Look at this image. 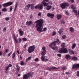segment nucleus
<instances>
[{
    "instance_id": "f257e3e1",
    "label": "nucleus",
    "mask_w": 79,
    "mask_h": 79,
    "mask_svg": "<svg viewBox=\"0 0 79 79\" xmlns=\"http://www.w3.org/2000/svg\"><path fill=\"white\" fill-rule=\"evenodd\" d=\"M35 23H36V27L37 28L36 30L37 31H39L40 33L41 32H44L47 31V28H42V24L44 23V20L42 19H40L39 20H37L35 22Z\"/></svg>"
},
{
    "instance_id": "f03ea898",
    "label": "nucleus",
    "mask_w": 79,
    "mask_h": 79,
    "mask_svg": "<svg viewBox=\"0 0 79 79\" xmlns=\"http://www.w3.org/2000/svg\"><path fill=\"white\" fill-rule=\"evenodd\" d=\"M56 40V41L51 43V44L49 45V47L50 48H52L53 47V46H55L56 45V44H57L58 45H60V44L61 42L60 41L59 39H54V40Z\"/></svg>"
},
{
    "instance_id": "7ed1b4c3",
    "label": "nucleus",
    "mask_w": 79,
    "mask_h": 79,
    "mask_svg": "<svg viewBox=\"0 0 79 79\" xmlns=\"http://www.w3.org/2000/svg\"><path fill=\"white\" fill-rule=\"evenodd\" d=\"M32 77V73L29 72L23 76V79H28L29 77Z\"/></svg>"
},
{
    "instance_id": "20e7f679",
    "label": "nucleus",
    "mask_w": 79,
    "mask_h": 79,
    "mask_svg": "<svg viewBox=\"0 0 79 79\" xmlns=\"http://www.w3.org/2000/svg\"><path fill=\"white\" fill-rule=\"evenodd\" d=\"M68 51L66 48H65L64 47H63L61 48L60 50L58 51L59 53H67Z\"/></svg>"
},
{
    "instance_id": "39448f33",
    "label": "nucleus",
    "mask_w": 79,
    "mask_h": 79,
    "mask_svg": "<svg viewBox=\"0 0 79 79\" xmlns=\"http://www.w3.org/2000/svg\"><path fill=\"white\" fill-rule=\"evenodd\" d=\"M35 47L34 45L29 47L28 49V52L30 53H32L35 50Z\"/></svg>"
},
{
    "instance_id": "423d86ee",
    "label": "nucleus",
    "mask_w": 79,
    "mask_h": 79,
    "mask_svg": "<svg viewBox=\"0 0 79 79\" xmlns=\"http://www.w3.org/2000/svg\"><path fill=\"white\" fill-rule=\"evenodd\" d=\"M69 6V4L68 3L64 2L60 4V7L62 9H65L67 6Z\"/></svg>"
},
{
    "instance_id": "0eeeda50",
    "label": "nucleus",
    "mask_w": 79,
    "mask_h": 79,
    "mask_svg": "<svg viewBox=\"0 0 79 79\" xmlns=\"http://www.w3.org/2000/svg\"><path fill=\"white\" fill-rule=\"evenodd\" d=\"M12 4L13 2H9L6 3L2 4V5L4 6V7H6L8 6H10V5H11Z\"/></svg>"
},
{
    "instance_id": "6e6552de",
    "label": "nucleus",
    "mask_w": 79,
    "mask_h": 79,
    "mask_svg": "<svg viewBox=\"0 0 79 79\" xmlns=\"http://www.w3.org/2000/svg\"><path fill=\"white\" fill-rule=\"evenodd\" d=\"M49 0H43V1L41 3V5H44V6H46L48 5V3H46L45 2H48Z\"/></svg>"
},
{
    "instance_id": "1a4fd4ad",
    "label": "nucleus",
    "mask_w": 79,
    "mask_h": 79,
    "mask_svg": "<svg viewBox=\"0 0 79 79\" xmlns=\"http://www.w3.org/2000/svg\"><path fill=\"white\" fill-rule=\"evenodd\" d=\"M59 68H60L59 67L56 68L55 67H52L51 68L47 67V69L49 71H51L52 69H59Z\"/></svg>"
},
{
    "instance_id": "9d476101",
    "label": "nucleus",
    "mask_w": 79,
    "mask_h": 79,
    "mask_svg": "<svg viewBox=\"0 0 79 79\" xmlns=\"http://www.w3.org/2000/svg\"><path fill=\"white\" fill-rule=\"evenodd\" d=\"M35 9H39V10H42L43 8V6L42 5H36L35 6Z\"/></svg>"
},
{
    "instance_id": "9b49d317",
    "label": "nucleus",
    "mask_w": 79,
    "mask_h": 79,
    "mask_svg": "<svg viewBox=\"0 0 79 79\" xmlns=\"http://www.w3.org/2000/svg\"><path fill=\"white\" fill-rule=\"evenodd\" d=\"M77 68H79V64H75L73 65L72 69H77Z\"/></svg>"
},
{
    "instance_id": "f8f14e48",
    "label": "nucleus",
    "mask_w": 79,
    "mask_h": 79,
    "mask_svg": "<svg viewBox=\"0 0 79 79\" xmlns=\"http://www.w3.org/2000/svg\"><path fill=\"white\" fill-rule=\"evenodd\" d=\"M33 23V22L32 21H27L26 23V25L28 26H31Z\"/></svg>"
},
{
    "instance_id": "ddd939ff",
    "label": "nucleus",
    "mask_w": 79,
    "mask_h": 79,
    "mask_svg": "<svg viewBox=\"0 0 79 79\" xmlns=\"http://www.w3.org/2000/svg\"><path fill=\"white\" fill-rule=\"evenodd\" d=\"M47 16L48 17H50L51 19H52L54 17V15L52 14L48 13Z\"/></svg>"
},
{
    "instance_id": "4468645a",
    "label": "nucleus",
    "mask_w": 79,
    "mask_h": 79,
    "mask_svg": "<svg viewBox=\"0 0 79 79\" xmlns=\"http://www.w3.org/2000/svg\"><path fill=\"white\" fill-rule=\"evenodd\" d=\"M19 31L20 34V36H22V35H23V34H24V33L23 32V31L21 30V29H19Z\"/></svg>"
},
{
    "instance_id": "2eb2a0df",
    "label": "nucleus",
    "mask_w": 79,
    "mask_h": 79,
    "mask_svg": "<svg viewBox=\"0 0 79 79\" xmlns=\"http://www.w3.org/2000/svg\"><path fill=\"white\" fill-rule=\"evenodd\" d=\"M41 59L43 61H48V59L45 58V57H41Z\"/></svg>"
},
{
    "instance_id": "dca6fc26",
    "label": "nucleus",
    "mask_w": 79,
    "mask_h": 79,
    "mask_svg": "<svg viewBox=\"0 0 79 79\" xmlns=\"http://www.w3.org/2000/svg\"><path fill=\"white\" fill-rule=\"evenodd\" d=\"M46 6V9L47 10H50L52 7V6L51 5H47Z\"/></svg>"
},
{
    "instance_id": "f3484780",
    "label": "nucleus",
    "mask_w": 79,
    "mask_h": 79,
    "mask_svg": "<svg viewBox=\"0 0 79 79\" xmlns=\"http://www.w3.org/2000/svg\"><path fill=\"white\" fill-rule=\"evenodd\" d=\"M63 31H64V29L63 28H61L59 30V31H58V33L60 35H61L62 33L63 32Z\"/></svg>"
},
{
    "instance_id": "a211bd4d",
    "label": "nucleus",
    "mask_w": 79,
    "mask_h": 79,
    "mask_svg": "<svg viewBox=\"0 0 79 79\" xmlns=\"http://www.w3.org/2000/svg\"><path fill=\"white\" fill-rule=\"evenodd\" d=\"M45 54H46V51H43L41 53V54L42 55L41 57H45Z\"/></svg>"
},
{
    "instance_id": "6ab92c4d",
    "label": "nucleus",
    "mask_w": 79,
    "mask_h": 79,
    "mask_svg": "<svg viewBox=\"0 0 79 79\" xmlns=\"http://www.w3.org/2000/svg\"><path fill=\"white\" fill-rule=\"evenodd\" d=\"M69 54L70 55H74V52L73 51L71 50V49L69 50Z\"/></svg>"
},
{
    "instance_id": "aec40b11",
    "label": "nucleus",
    "mask_w": 79,
    "mask_h": 79,
    "mask_svg": "<svg viewBox=\"0 0 79 79\" xmlns=\"http://www.w3.org/2000/svg\"><path fill=\"white\" fill-rule=\"evenodd\" d=\"M56 17H57V19L58 20H59V19H60L61 18V15L57 14L56 15Z\"/></svg>"
},
{
    "instance_id": "412c9836",
    "label": "nucleus",
    "mask_w": 79,
    "mask_h": 79,
    "mask_svg": "<svg viewBox=\"0 0 79 79\" xmlns=\"http://www.w3.org/2000/svg\"><path fill=\"white\" fill-rule=\"evenodd\" d=\"M72 59L73 61H77V58L76 56H73L72 57Z\"/></svg>"
},
{
    "instance_id": "4be33fe9",
    "label": "nucleus",
    "mask_w": 79,
    "mask_h": 79,
    "mask_svg": "<svg viewBox=\"0 0 79 79\" xmlns=\"http://www.w3.org/2000/svg\"><path fill=\"white\" fill-rule=\"evenodd\" d=\"M65 58L66 60H69V59H70L71 58V57L70 56V55H67L65 56Z\"/></svg>"
},
{
    "instance_id": "5701e85b",
    "label": "nucleus",
    "mask_w": 79,
    "mask_h": 79,
    "mask_svg": "<svg viewBox=\"0 0 79 79\" xmlns=\"http://www.w3.org/2000/svg\"><path fill=\"white\" fill-rule=\"evenodd\" d=\"M14 41L15 42L16 44H18V40H16V36H15V35L14 36Z\"/></svg>"
},
{
    "instance_id": "b1692460",
    "label": "nucleus",
    "mask_w": 79,
    "mask_h": 79,
    "mask_svg": "<svg viewBox=\"0 0 79 79\" xmlns=\"http://www.w3.org/2000/svg\"><path fill=\"white\" fill-rule=\"evenodd\" d=\"M34 4H30L31 8V10H34Z\"/></svg>"
},
{
    "instance_id": "393cba45",
    "label": "nucleus",
    "mask_w": 79,
    "mask_h": 79,
    "mask_svg": "<svg viewBox=\"0 0 79 79\" xmlns=\"http://www.w3.org/2000/svg\"><path fill=\"white\" fill-rule=\"evenodd\" d=\"M52 50H57L58 49V48L57 46H55L54 47L51 48Z\"/></svg>"
},
{
    "instance_id": "a878e982",
    "label": "nucleus",
    "mask_w": 79,
    "mask_h": 79,
    "mask_svg": "<svg viewBox=\"0 0 79 79\" xmlns=\"http://www.w3.org/2000/svg\"><path fill=\"white\" fill-rule=\"evenodd\" d=\"M20 64L21 66H24V65H26V64L25 63H24L23 61H21L20 62Z\"/></svg>"
},
{
    "instance_id": "bb28decb",
    "label": "nucleus",
    "mask_w": 79,
    "mask_h": 79,
    "mask_svg": "<svg viewBox=\"0 0 79 79\" xmlns=\"http://www.w3.org/2000/svg\"><path fill=\"white\" fill-rule=\"evenodd\" d=\"M18 7V2H16V3L15 4V8L14 10V11H16V8Z\"/></svg>"
},
{
    "instance_id": "cd10ccee",
    "label": "nucleus",
    "mask_w": 79,
    "mask_h": 79,
    "mask_svg": "<svg viewBox=\"0 0 79 79\" xmlns=\"http://www.w3.org/2000/svg\"><path fill=\"white\" fill-rule=\"evenodd\" d=\"M31 6V4H28L26 6V7H27V11L29 9V8H30V6Z\"/></svg>"
},
{
    "instance_id": "c85d7f7f",
    "label": "nucleus",
    "mask_w": 79,
    "mask_h": 79,
    "mask_svg": "<svg viewBox=\"0 0 79 79\" xmlns=\"http://www.w3.org/2000/svg\"><path fill=\"white\" fill-rule=\"evenodd\" d=\"M15 56H16V54H15V52H14L12 55V58L13 59L15 58Z\"/></svg>"
},
{
    "instance_id": "c756f323",
    "label": "nucleus",
    "mask_w": 79,
    "mask_h": 79,
    "mask_svg": "<svg viewBox=\"0 0 79 79\" xmlns=\"http://www.w3.org/2000/svg\"><path fill=\"white\" fill-rule=\"evenodd\" d=\"M70 31L71 32H74V28L72 27H70Z\"/></svg>"
},
{
    "instance_id": "7c9ffc66",
    "label": "nucleus",
    "mask_w": 79,
    "mask_h": 79,
    "mask_svg": "<svg viewBox=\"0 0 79 79\" xmlns=\"http://www.w3.org/2000/svg\"><path fill=\"white\" fill-rule=\"evenodd\" d=\"M2 11H4V12H6L7 11V9L5 8H4L2 10Z\"/></svg>"
},
{
    "instance_id": "2f4dec72",
    "label": "nucleus",
    "mask_w": 79,
    "mask_h": 79,
    "mask_svg": "<svg viewBox=\"0 0 79 79\" xmlns=\"http://www.w3.org/2000/svg\"><path fill=\"white\" fill-rule=\"evenodd\" d=\"M76 44H73L72 47V49H74V48H75V47H76Z\"/></svg>"
},
{
    "instance_id": "473e14b6",
    "label": "nucleus",
    "mask_w": 79,
    "mask_h": 79,
    "mask_svg": "<svg viewBox=\"0 0 79 79\" xmlns=\"http://www.w3.org/2000/svg\"><path fill=\"white\" fill-rule=\"evenodd\" d=\"M63 70H64L65 69H66V66H63V67L61 68Z\"/></svg>"
},
{
    "instance_id": "72a5a7b5",
    "label": "nucleus",
    "mask_w": 79,
    "mask_h": 79,
    "mask_svg": "<svg viewBox=\"0 0 79 79\" xmlns=\"http://www.w3.org/2000/svg\"><path fill=\"white\" fill-rule=\"evenodd\" d=\"M31 57H28L27 59L26 60V62H27L28 61H29V60H31Z\"/></svg>"
},
{
    "instance_id": "f704fd0d",
    "label": "nucleus",
    "mask_w": 79,
    "mask_h": 79,
    "mask_svg": "<svg viewBox=\"0 0 79 79\" xmlns=\"http://www.w3.org/2000/svg\"><path fill=\"white\" fill-rule=\"evenodd\" d=\"M74 7V5H71V8L72 9H73V10L75 9H76V8Z\"/></svg>"
},
{
    "instance_id": "c9c22d12",
    "label": "nucleus",
    "mask_w": 79,
    "mask_h": 79,
    "mask_svg": "<svg viewBox=\"0 0 79 79\" xmlns=\"http://www.w3.org/2000/svg\"><path fill=\"white\" fill-rule=\"evenodd\" d=\"M10 12H11L12 11V10H13V7L12 6H10Z\"/></svg>"
},
{
    "instance_id": "e433bc0d",
    "label": "nucleus",
    "mask_w": 79,
    "mask_h": 79,
    "mask_svg": "<svg viewBox=\"0 0 79 79\" xmlns=\"http://www.w3.org/2000/svg\"><path fill=\"white\" fill-rule=\"evenodd\" d=\"M22 40L23 41L26 42V41H27V39H26V38H23L22 39Z\"/></svg>"
},
{
    "instance_id": "4c0bfd02",
    "label": "nucleus",
    "mask_w": 79,
    "mask_h": 79,
    "mask_svg": "<svg viewBox=\"0 0 79 79\" xmlns=\"http://www.w3.org/2000/svg\"><path fill=\"white\" fill-rule=\"evenodd\" d=\"M76 76L77 77H79V71H77V72Z\"/></svg>"
},
{
    "instance_id": "58836bf2",
    "label": "nucleus",
    "mask_w": 79,
    "mask_h": 79,
    "mask_svg": "<svg viewBox=\"0 0 79 79\" xmlns=\"http://www.w3.org/2000/svg\"><path fill=\"white\" fill-rule=\"evenodd\" d=\"M12 51L10 52L7 55L8 56H10V55H11L12 54Z\"/></svg>"
},
{
    "instance_id": "ea45409f",
    "label": "nucleus",
    "mask_w": 79,
    "mask_h": 79,
    "mask_svg": "<svg viewBox=\"0 0 79 79\" xmlns=\"http://www.w3.org/2000/svg\"><path fill=\"white\" fill-rule=\"evenodd\" d=\"M19 69H20V67H17L16 69V70H17L18 71V73L19 71Z\"/></svg>"
},
{
    "instance_id": "a19ab883",
    "label": "nucleus",
    "mask_w": 79,
    "mask_h": 79,
    "mask_svg": "<svg viewBox=\"0 0 79 79\" xmlns=\"http://www.w3.org/2000/svg\"><path fill=\"white\" fill-rule=\"evenodd\" d=\"M71 2V3H73L74 2V0H70V1H69V2Z\"/></svg>"
},
{
    "instance_id": "79ce46f5",
    "label": "nucleus",
    "mask_w": 79,
    "mask_h": 79,
    "mask_svg": "<svg viewBox=\"0 0 79 79\" xmlns=\"http://www.w3.org/2000/svg\"><path fill=\"white\" fill-rule=\"evenodd\" d=\"M45 48L44 47H43L42 48V50H43V51H46V50H45Z\"/></svg>"
},
{
    "instance_id": "37998d69",
    "label": "nucleus",
    "mask_w": 79,
    "mask_h": 79,
    "mask_svg": "<svg viewBox=\"0 0 79 79\" xmlns=\"http://www.w3.org/2000/svg\"><path fill=\"white\" fill-rule=\"evenodd\" d=\"M5 20L6 21H9L10 20V18L9 17H6L5 18Z\"/></svg>"
},
{
    "instance_id": "c03bdc74",
    "label": "nucleus",
    "mask_w": 79,
    "mask_h": 79,
    "mask_svg": "<svg viewBox=\"0 0 79 79\" xmlns=\"http://www.w3.org/2000/svg\"><path fill=\"white\" fill-rule=\"evenodd\" d=\"M66 35H63L62 36V39H66Z\"/></svg>"
},
{
    "instance_id": "a18cd8bd",
    "label": "nucleus",
    "mask_w": 79,
    "mask_h": 79,
    "mask_svg": "<svg viewBox=\"0 0 79 79\" xmlns=\"http://www.w3.org/2000/svg\"><path fill=\"white\" fill-rule=\"evenodd\" d=\"M38 16H40L42 15V13L41 12H39L38 14Z\"/></svg>"
},
{
    "instance_id": "49530a36",
    "label": "nucleus",
    "mask_w": 79,
    "mask_h": 79,
    "mask_svg": "<svg viewBox=\"0 0 79 79\" xmlns=\"http://www.w3.org/2000/svg\"><path fill=\"white\" fill-rule=\"evenodd\" d=\"M9 69V67H8L7 66H6L5 68V70H6V71H8V70Z\"/></svg>"
},
{
    "instance_id": "de8ad7c7",
    "label": "nucleus",
    "mask_w": 79,
    "mask_h": 79,
    "mask_svg": "<svg viewBox=\"0 0 79 79\" xmlns=\"http://www.w3.org/2000/svg\"><path fill=\"white\" fill-rule=\"evenodd\" d=\"M18 40H19V44H20V43H21V41H22V40H21V38H19L18 39Z\"/></svg>"
},
{
    "instance_id": "09e8293b",
    "label": "nucleus",
    "mask_w": 79,
    "mask_h": 79,
    "mask_svg": "<svg viewBox=\"0 0 79 79\" xmlns=\"http://www.w3.org/2000/svg\"><path fill=\"white\" fill-rule=\"evenodd\" d=\"M61 24H64V22L63 20L61 21Z\"/></svg>"
},
{
    "instance_id": "8fccbe9b",
    "label": "nucleus",
    "mask_w": 79,
    "mask_h": 79,
    "mask_svg": "<svg viewBox=\"0 0 79 79\" xmlns=\"http://www.w3.org/2000/svg\"><path fill=\"white\" fill-rule=\"evenodd\" d=\"M57 56H59V57H61V54H57Z\"/></svg>"
},
{
    "instance_id": "3c124183",
    "label": "nucleus",
    "mask_w": 79,
    "mask_h": 79,
    "mask_svg": "<svg viewBox=\"0 0 79 79\" xmlns=\"http://www.w3.org/2000/svg\"><path fill=\"white\" fill-rule=\"evenodd\" d=\"M56 34V32H54L52 33V36H53V35H55Z\"/></svg>"
},
{
    "instance_id": "603ef678",
    "label": "nucleus",
    "mask_w": 79,
    "mask_h": 79,
    "mask_svg": "<svg viewBox=\"0 0 79 79\" xmlns=\"http://www.w3.org/2000/svg\"><path fill=\"white\" fill-rule=\"evenodd\" d=\"M38 60H39V59L38 58H36L35 59V61H38Z\"/></svg>"
},
{
    "instance_id": "864d4df0",
    "label": "nucleus",
    "mask_w": 79,
    "mask_h": 79,
    "mask_svg": "<svg viewBox=\"0 0 79 79\" xmlns=\"http://www.w3.org/2000/svg\"><path fill=\"white\" fill-rule=\"evenodd\" d=\"M7 66L8 67L10 68V67H11V66H12V65L11 64H9Z\"/></svg>"
},
{
    "instance_id": "5fc2aeb1",
    "label": "nucleus",
    "mask_w": 79,
    "mask_h": 79,
    "mask_svg": "<svg viewBox=\"0 0 79 79\" xmlns=\"http://www.w3.org/2000/svg\"><path fill=\"white\" fill-rule=\"evenodd\" d=\"M64 45H65V43H63L61 44V46L62 47H64Z\"/></svg>"
},
{
    "instance_id": "6e6d98bb",
    "label": "nucleus",
    "mask_w": 79,
    "mask_h": 79,
    "mask_svg": "<svg viewBox=\"0 0 79 79\" xmlns=\"http://www.w3.org/2000/svg\"><path fill=\"white\" fill-rule=\"evenodd\" d=\"M33 18V15H31L30 17V18L31 19H32V18Z\"/></svg>"
},
{
    "instance_id": "4d7b16f0",
    "label": "nucleus",
    "mask_w": 79,
    "mask_h": 79,
    "mask_svg": "<svg viewBox=\"0 0 79 79\" xmlns=\"http://www.w3.org/2000/svg\"><path fill=\"white\" fill-rule=\"evenodd\" d=\"M27 44H25L24 45V47H23L24 48H26V47H27Z\"/></svg>"
},
{
    "instance_id": "13d9d810",
    "label": "nucleus",
    "mask_w": 79,
    "mask_h": 79,
    "mask_svg": "<svg viewBox=\"0 0 79 79\" xmlns=\"http://www.w3.org/2000/svg\"><path fill=\"white\" fill-rule=\"evenodd\" d=\"M73 12H74V13H77V10H75V9H73Z\"/></svg>"
},
{
    "instance_id": "bf43d9fd",
    "label": "nucleus",
    "mask_w": 79,
    "mask_h": 79,
    "mask_svg": "<svg viewBox=\"0 0 79 79\" xmlns=\"http://www.w3.org/2000/svg\"><path fill=\"white\" fill-rule=\"evenodd\" d=\"M65 74L68 75V74H70V73L69 72H65Z\"/></svg>"
},
{
    "instance_id": "052dcab7",
    "label": "nucleus",
    "mask_w": 79,
    "mask_h": 79,
    "mask_svg": "<svg viewBox=\"0 0 79 79\" xmlns=\"http://www.w3.org/2000/svg\"><path fill=\"white\" fill-rule=\"evenodd\" d=\"M6 30V28H4L3 30V32H5Z\"/></svg>"
},
{
    "instance_id": "680f3d73",
    "label": "nucleus",
    "mask_w": 79,
    "mask_h": 79,
    "mask_svg": "<svg viewBox=\"0 0 79 79\" xmlns=\"http://www.w3.org/2000/svg\"><path fill=\"white\" fill-rule=\"evenodd\" d=\"M65 13L67 15H69V13H68V12L66 11L65 12Z\"/></svg>"
},
{
    "instance_id": "e2e57ef3",
    "label": "nucleus",
    "mask_w": 79,
    "mask_h": 79,
    "mask_svg": "<svg viewBox=\"0 0 79 79\" xmlns=\"http://www.w3.org/2000/svg\"><path fill=\"white\" fill-rule=\"evenodd\" d=\"M5 52L6 53H7L8 52V49H6L5 50Z\"/></svg>"
},
{
    "instance_id": "0e129e2a",
    "label": "nucleus",
    "mask_w": 79,
    "mask_h": 79,
    "mask_svg": "<svg viewBox=\"0 0 79 79\" xmlns=\"http://www.w3.org/2000/svg\"><path fill=\"white\" fill-rule=\"evenodd\" d=\"M2 55V51H0V56H1Z\"/></svg>"
},
{
    "instance_id": "69168bd1",
    "label": "nucleus",
    "mask_w": 79,
    "mask_h": 79,
    "mask_svg": "<svg viewBox=\"0 0 79 79\" xmlns=\"http://www.w3.org/2000/svg\"><path fill=\"white\" fill-rule=\"evenodd\" d=\"M20 58L21 60H23V58H22V57H21V56H20Z\"/></svg>"
},
{
    "instance_id": "338daca9",
    "label": "nucleus",
    "mask_w": 79,
    "mask_h": 79,
    "mask_svg": "<svg viewBox=\"0 0 79 79\" xmlns=\"http://www.w3.org/2000/svg\"><path fill=\"white\" fill-rule=\"evenodd\" d=\"M17 52L18 53V54H19V51L17 50Z\"/></svg>"
},
{
    "instance_id": "774afa93",
    "label": "nucleus",
    "mask_w": 79,
    "mask_h": 79,
    "mask_svg": "<svg viewBox=\"0 0 79 79\" xmlns=\"http://www.w3.org/2000/svg\"><path fill=\"white\" fill-rule=\"evenodd\" d=\"M21 76V75L20 74H18V77H19V76Z\"/></svg>"
}]
</instances>
